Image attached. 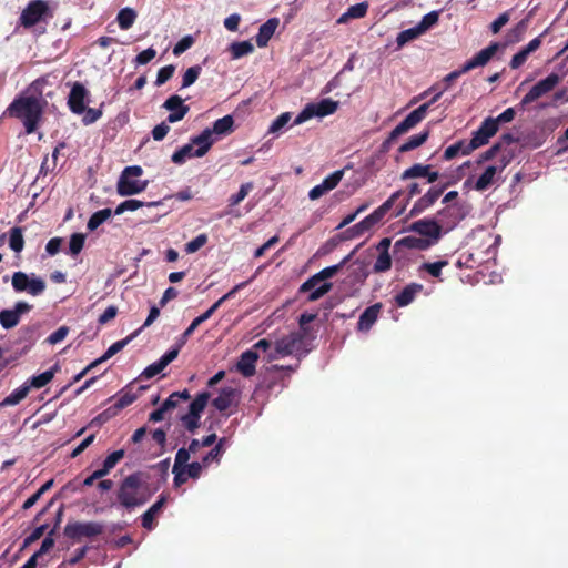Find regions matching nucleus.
I'll list each match as a JSON object with an SVG mask.
<instances>
[{"instance_id":"1","label":"nucleus","mask_w":568,"mask_h":568,"mask_svg":"<svg viewBox=\"0 0 568 568\" xmlns=\"http://www.w3.org/2000/svg\"><path fill=\"white\" fill-rule=\"evenodd\" d=\"M47 83L44 78L34 80L7 108V113L20 120L26 133H33L42 118L47 101L43 99L42 88Z\"/></svg>"},{"instance_id":"2","label":"nucleus","mask_w":568,"mask_h":568,"mask_svg":"<svg viewBox=\"0 0 568 568\" xmlns=\"http://www.w3.org/2000/svg\"><path fill=\"white\" fill-rule=\"evenodd\" d=\"M152 496L149 489L148 475L136 471L123 479L118 490V500L126 509L144 505Z\"/></svg>"},{"instance_id":"3","label":"nucleus","mask_w":568,"mask_h":568,"mask_svg":"<svg viewBox=\"0 0 568 568\" xmlns=\"http://www.w3.org/2000/svg\"><path fill=\"white\" fill-rule=\"evenodd\" d=\"M308 349L305 347V333L292 332L275 341L273 351L267 354V362L286 356H305Z\"/></svg>"},{"instance_id":"4","label":"nucleus","mask_w":568,"mask_h":568,"mask_svg":"<svg viewBox=\"0 0 568 568\" xmlns=\"http://www.w3.org/2000/svg\"><path fill=\"white\" fill-rule=\"evenodd\" d=\"M143 170L140 165L126 166L116 183V192L121 196H130L143 192L148 186V181L136 178L141 176Z\"/></svg>"},{"instance_id":"5","label":"nucleus","mask_w":568,"mask_h":568,"mask_svg":"<svg viewBox=\"0 0 568 568\" xmlns=\"http://www.w3.org/2000/svg\"><path fill=\"white\" fill-rule=\"evenodd\" d=\"M104 528V524L100 521H69L63 528V535L68 539L79 541L103 534Z\"/></svg>"},{"instance_id":"6","label":"nucleus","mask_w":568,"mask_h":568,"mask_svg":"<svg viewBox=\"0 0 568 568\" xmlns=\"http://www.w3.org/2000/svg\"><path fill=\"white\" fill-rule=\"evenodd\" d=\"M51 17V10L45 0H31L22 10L19 21L22 27L29 29Z\"/></svg>"},{"instance_id":"7","label":"nucleus","mask_w":568,"mask_h":568,"mask_svg":"<svg viewBox=\"0 0 568 568\" xmlns=\"http://www.w3.org/2000/svg\"><path fill=\"white\" fill-rule=\"evenodd\" d=\"M338 102L329 98L323 99L317 103H308L304 109L296 115L293 121V125L302 124L312 118H324L336 112Z\"/></svg>"},{"instance_id":"8","label":"nucleus","mask_w":568,"mask_h":568,"mask_svg":"<svg viewBox=\"0 0 568 568\" xmlns=\"http://www.w3.org/2000/svg\"><path fill=\"white\" fill-rule=\"evenodd\" d=\"M11 284L14 292H27L32 296L41 295L47 287L45 282L34 273L27 274L21 271L13 273Z\"/></svg>"},{"instance_id":"9","label":"nucleus","mask_w":568,"mask_h":568,"mask_svg":"<svg viewBox=\"0 0 568 568\" xmlns=\"http://www.w3.org/2000/svg\"><path fill=\"white\" fill-rule=\"evenodd\" d=\"M561 78L557 73H550L545 79L538 81L525 97L521 99L519 106L525 109L530 103L535 102L539 98L551 92L560 82Z\"/></svg>"},{"instance_id":"10","label":"nucleus","mask_w":568,"mask_h":568,"mask_svg":"<svg viewBox=\"0 0 568 568\" xmlns=\"http://www.w3.org/2000/svg\"><path fill=\"white\" fill-rule=\"evenodd\" d=\"M248 282H242L235 285L230 292L224 294L221 298H219L209 310H206L203 314L195 317L189 327L183 332L181 337V344H185L187 338L193 334V332L201 325L203 322L207 321L214 312L229 298H231L237 291L245 287Z\"/></svg>"},{"instance_id":"11","label":"nucleus","mask_w":568,"mask_h":568,"mask_svg":"<svg viewBox=\"0 0 568 568\" xmlns=\"http://www.w3.org/2000/svg\"><path fill=\"white\" fill-rule=\"evenodd\" d=\"M497 131L498 126L496 121L493 120V118H486L481 122L480 126L475 132H473V136L467 143V146L463 150V154L467 155L474 150L488 143L489 139L494 136Z\"/></svg>"},{"instance_id":"12","label":"nucleus","mask_w":568,"mask_h":568,"mask_svg":"<svg viewBox=\"0 0 568 568\" xmlns=\"http://www.w3.org/2000/svg\"><path fill=\"white\" fill-rule=\"evenodd\" d=\"M210 399L209 392H202L190 403L187 414L181 416V422L185 428L193 433L200 426L201 414Z\"/></svg>"},{"instance_id":"13","label":"nucleus","mask_w":568,"mask_h":568,"mask_svg":"<svg viewBox=\"0 0 568 568\" xmlns=\"http://www.w3.org/2000/svg\"><path fill=\"white\" fill-rule=\"evenodd\" d=\"M429 106L430 103H424L414 111H412L400 123H398L392 130L388 139L385 141V144H388L392 141L396 140L398 136L408 132L410 129L415 128L419 122H422L425 119Z\"/></svg>"},{"instance_id":"14","label":"nucleus","mask_w":568,"mask_h":568,"mask_svg":"<svg viewBox=\"0 0 568 568\" xmlns=\"http://www.w3.org/2000/svg\"><path fill=\"white\" fill-rule=\"evenodd\" d=\"M467 215L464 204L452 203L437 212V221L440 227L454 229Z\"/></svg>"},{"instance_id":"15","label":"nucleus","mask_w":568,"mask_h":568,"mask_svg":"<svg viewBox=\"0 0 568 568\" xmlns=\"http://www.w3.org/2000/svg\"><path fill=\"white\" fill-rule=\"evenodd\" d=\"M408 231L419 234L425 240H433V245L436 244L442 236V227L438 221L432 219L415 221L408 226Z\"/></svg>"},{"instance_id":"16","label":"nucleus","mask_w":568,"mask_h":568,"mask_svg":"<svg viewBox=\"0 0 568 568\" xmlns=\"http://www.w3.org/2000/svg\"><path fill=\"white\" fill-rule=\"evenodd\" d=\"M31 310V304L19 301L14 304L13 308H6L0 312V325L4 329H11L19 324L21 315L27 314Z\"/></svg>"},{"instance_id":"17","label":"nucleus","mask_w":568,"mask_h":568,"mask_svg":"<svg viewBox=\"0 0 568 568\" xmlns=\"http://www.w3.org/2000/svg\"><path fill=\"white\" fill-rule=\"evenodd\" d=\"M89 95L90 93L85 87L80 82H75L68 97V106L70 111L74 114L84 113L87 104L90 102Z\"/></svg>"},{"instance_id":"18","label":"nucleus","mask_w":568,"mask_h":568,"mask_svg":"<svg viewBox=\"0 0 568 568\" xmlns=\"http://www.w3.org/2000/svg\"><path fill=\"white\" fill-rule=\"evenodd\" d=\"M446 185L434 184L422 195L409 211V216H415L432 207L444 193Z\"/></svg>"},{"instance_id":"19","label":"nucleus","mask_w":568,"mask_h":568,"mask_svg":"<svg viewBox=\"0 0 568 568\" xmlns=\"http://www.w3.org/2000/svg\"><path fill=\"white\" fill-rule=\"evenodd\" d=\"M162 108L170 112L166 118L169 123L183 120L190 111V106L184 104V100L178 94L170 95L162 104Z\"/></svg>"},{"instance_id":"20","label":"nucleus","mask_w":568,"mask_h":568,"mask_svg":"<svg viewBox=\"0 0 568 568\" xmlns=\"http://www.w3.org/2000/svg\"><path fill=\"white\" fill-rule=\"evenodd\" d=\"M348 258L349 256H346L341 263L321 270L320 272L307 278L300 286L298 291L301 293H305L306 291H311L314 286L318 285L320 283H326L325 281L333 277Z\"/></svg>"},{"instance_id":"21","label":"nucleus","mask_w":568,"mask_h":568,"mask_svg":"<svg viewBox=\"0 0 568 568\" xmlns=\"http://www.w3.org/2000/svg\"><path fill=\"white\" fill-rule=\"evenodd\" d=\"M343 175H344L343 170H336L333 173H331L329 175H327L322 181V183L315 185L314 187H312L310 190V192H308L310 200H312V201L318 200L324 194H326L327 192L335 189L338 185V183L341 182Z\"/></svg>"},{"instance_id":"22","label":"nucleus","mask_w":568,"mask_h":568,"mask_svg":"<svg viewBox=\"0 0 568 568\" xmlns=\"http://www.w3.org/2000/svg\"><path fill=\"white\" fill-rule=\"evenodd\" d=\"M258 354L254 349H246L240 355L236 363V371L244 377H252L256 372Z\"/></svg>"},{"instance_id":"23","label":"nucleus","mask_w":568,"mask_h":568,"mask_svg":"<svg viewBox=\"0 0 568 568\" xmlns=\"http://www.w3.org/2000/svg\"><path fill=\"white\" fill-rule=\"evenodd\" d=\"M500 44L498 42H491L488 47L480 50L476 55L464 63V70H473L478 67L486 65L494 54L498 51Z\"/></svg>"},{"instance_id":"24","label":"nucleus","mask_w":568,"mask_h":568,"mask_svg":"<svg viewBox=\"0 0 568 568\" xmlns=\"http://www.w3.org/2000/svg\"><path fill=\"white\" fill-rule=\"evenodd\" d=\"M215 141L216 139L211 135V131L206 128L199 135L193 136L190 143H193V146H196L195 156L202 158L209 152Z\"/></svg>"},{"instance_id":"25","label":"nucleus","mask_w":568,"mask_h":568,"mask_svg":"<svg viewBox=\"0 0 568 568\" xmlns=\"http://www.w3.org/2000/svg\"><path fill=\"white\" fill-rule=\"evenodd\" d=\"M433 246V240H425L422 236L408 235L399 239L395 242L394 248L398 250L400 247L409 248V250H418L425 251Z\"/></svg>"},{"instance_id":"26","label":"nucleus","mask_w":568,"mask_h":568,"mask_svg":"<svg viewBox=\"0 0 568 568\" xmlns=\"http://www.w3.org/2000/svg\"><path fill=\"white\" fill-rule=\"evenodd\" d=\"M382 308L381 303H376L367 307L359 316L357 329L361 332H368L378 318Z\"/></svg>"},{"instance_id":"27","label":"nucleus","mask_w":568,"mask_h":568,"mask_svg":"<svg viewBox=\"0 0 568 568\" xmlns=\"http://www.w3.org/2000/svg\"><path fill=\"white\" fill-rule=\"evenodd\" d=\"M278 23L280 20L277 18H271L258 28V32L255 37L257 47L264 48L267 45L270 39L275 33Z\"/></svg>"},{"instance_id":"28","label":"nucleus","mask_w":568,"mask_h":568,"mask_svg":"<svg viewBox=\"0 0 568 568\" xmlns=\"http://www.w3.org/2000/svg\"><path fill=\"white\" fill-rule=\"evenodd\" d=\"M504 168L505 164L501 166H487L485 171L476 180L475 190L480 192L486 191L494 183L496 175L500 173Z\"/></svg>"},{"instance_id":"29","label":"nucleus","mask_w":568,"mask_h":568,"mask_svg":"<svg viewBox=\"0 0 568 568\" xmlns=\"http://www.w3.org/2000/svg\"><path fill=\"white\" fill-rule=\"evenodd\" d=\"M423 285L418 283H410L406 285L396 296L395 302L399 307H405L409 305L416 297V295L422 292Z\"/></svg>"},{"instance_id":"30","label":"nucleus","mask_w":568,"mask_h":568,"mask_svg":"<svg viewBox=\"0 0 568 568\" xmlns=\"http://www.w3.org/2000/svg\"><path fill=\"white\" fill-rule=\"evenodd\" d=\"M140 333H141V329H136L133 333H131L129 336H126L125 338L113 343L101 357H99L94 361V364H101V363L108 361L109 358H111L112 356H114L116 353L122 351L131 341H133Z\"/></svg>"},{"instance_id":"31","label":"nucleus","mask_w":568,"mask_h":568,"mask_svg":"<svg viewBox=\"0 0 568 568\" xmlns=\"http://www.w3.org/2000/svg\"><path fill=\"white\" fill-rule=\"evenodd\" d=\"M234 130V119L227 114L221 119H217L212 128H209L211 135L223 136L232 133Z\"/></svg>"},{"instance_id":"32","label":"nucleus","mask_w":568,"mask_h":568,"mask_svg":"<svg viewBox=\"0 0 568 568\" xmlns=\"http://www.w3.org/2000/svg\"><path fill=\"white\" fill-rule=\"evenodd\" d=\"M166 503V496L161 495L159 500L155 501L141 517L142 527L145 529L153 528V520L155 516L161 511L162 507Z\"/></svg>"},{"instance_id":"33","label":"nucleus","mask_w":568,"mask_h":568,"mask_svg":"<svg viewBox=\"0 0 568 568\" xmlns=\"http://www.w3.org/2000/svg\"><path fill=\"white\" fill-rule=\"evenodd\" d=\"M58 371V365H54L50 369L30 377L26 381V384L29 386V389L37 388L40 389L48 385L54 377L55 372Z\"/></svg>"},{"instance_id":"34","label":"nucleus","mask_w":568,"mask_h":568,"mask_svg":"<svg viewBox=\"0 0 568 568\" xmlns=\"http://www.w3.org/2000/svg\"><path fill=\"white\" fill-rule=\"evenodd\" d=\"M235 397V389L232 387H224L221 389L217 397L212 402V405L220 412H224L231 407Z\"/></svg>"},{"instance_id":"35","label":"nucleus","mask_w":568,"mask_h":568,"mask_svg":"<svg viewBox=\"0 0 568 568\" xmlns=\"http://www.w3.org/2000/svg\"><path fill=\"white\" fill-rule=\"evenodd\" d=\"M162 202L161 201H153V202H142V201H139V200H134V199H131V200H125L123 202H121L115 211H114V214L115 215H120L126 211H135L140 207H143V206H148V207H153V206H158V205H161Z\"/></svg>"},{"instance_id":"36","label":"nucleus","mask_w":568,"mask_h":568,"mask_svg":"<svg viewBox=\"0 0 568 568\" xmlns=\"http://www.w3.org/2000/svg\"><path fill=\"white\" fill-rule=\"evenodd\" d=\"M368 4L366 2H359L351 6L346 12H344L338 19L337 23H345L349 19H359L365 17L367 13Z\"/></svg>"},{"instance_id":"37","label":"nucleus","mask_w":568,"mask_h":568,"mask_svg":"<svg viewBox=\"0 0 568 568\" xmlns=\"http://www.w3.org/2000/svg\"><path fill=\"white\" fill-rule=\"evenodd\" d=\"M30 392L29 386L26 382L11 392L1 403L0 407L14 406L19 404L22 399H24Z\"/></svg>"},{"instance_id":"38","label":"nucleus","mask_w":568,"mask_h":568,"mask_svg":"<svg viewBox=\"0 0 568 568\" xmlns=\"http://www.w3.org/2000/svg\"><path fill=\"white\" fill-rule=\"evenodd\" d=\"M138 398V395L131 392L121 393L118 397L116 402L114 403L113 407H110L108 410H105L103 414L99 416V418H102L103 415L108 414L109 412L113 410L111 415H115L119 410L128 407L132 403H134Z\"/></svg>"},{"instance_id":"39","label":"nucleus","mask_w":568,"mask_h":568,"mask_svg":"<svg viewBox=\"0 0 568 568\" xmlns=\"http://www.w3.org/2000/svg\"><path fill=\"white\" fill-rule=\"evenodd\" d=\"M428 136H429L428 130H425L423 132H419L418 134L410 136L405 143H403L399 146L398 152L405 153V152L412 151L414 149H417L418 146H420L422 144H424L427 141Z\"/></svg>"},{"instance_id":"40","label":"nucleus","mask_w":568,"mask_h":568,"mask_svg":"<svg viewBox=\"0 0 568 568\" xmlns=\"http://www.w3.org/2000/svg\"><path fill=\"white\" fill-rule=\"evenodd\" d=\"M136 19V12L132 8H123L118 12L116 21L122 30L130 29Z\"/></svg>"},{"instance_id":"41","label":"nucleus","mask_w":568,"mask_h":568,"mask_svg":"<svg viewBox=\"0 0 568 568\" xmlns=\"http://www.w3.org/2000/svg\"><path fill=\"white\" fill-rule=\"evenodd\" d=\"M112 215L111 209H102L94 212L87 224L89 231L97 230L101 224H103L106 220H109Z\"/></svg>"},{"instance_id":"42","label":"nucleus","mask_w":568,"mask_h":568,"mask_svg":"<svg viewBox=\"0 0 568 568\" xmlns=\"http://www.w3.org/2000/svg\"><path fill=\"white\" fill-rule=\"evenodd\" d=\"M196 158L195 156V148L193 146V143L184 144L182 148L176 150L172 156L171 160L175 164H183L187 159Z\"/></svg>"},{"instance_id":"43","label":"nucleus","mask_w":568,"mask_h":568,"mask_svg":"<svg viewBox=\"0 0 568 568\" xmlns=\"http://www.w3.org/2000/svg\"><path fill=\"white\" fill-rule=\"evenodd\" d=\"M9 246L16 253H20L23 250L24 240L22 227L14 226L9 231Z\"/></svg>"},{"instance_id":"44","label":"nucleus","mask_w":568,"mask_h":568,"mask_svg":"<svg viewBox=\"0 0 568 568\" xmlns=\"http://www.w3.org/2000/svg\"><path fill=\"white\" fill-rule=\"evenodd\" d=\"M253 51H254V47L247 40L241 41V42H233L230 45V52H231L232 59H234V60L240 59L244 55H247V54L252 53Z\"/></svg>"},{"instance_id":"45","label":"nucleus","mask_w":568,"mask_h":568,"mask_svg":"<svg viewBox=\"0 0 568 568\" xmlns=\"http://www.w3.org/2000/svg\"><path fill=\"white\" fill-rule=\"evenodd\" d=\"M429 164H422L416 163L412 165L410 168L406 169L402 175V180H409V179H416V178H425V174L428 173Z\"/></svg>"},{"instance_id":"46","label":"nucleus","mask_w":568,"mask_h":568,"mask_svg":"<svg viewBox=\"0 0 568 568\" xmlns=\"http://www.w3.org/2000/svg\"><path fill=\"white\" fill-rule=\"evenodd\" d=\"M422 34H423V32L420 31V29L416 24L413 28H409V29L400 31L397 34L396 43L400 48V47L405 45L407 42L418 38Z\"/></svg>"},{"instance_id":"47","label":"nucleus","mask_w":568,"mask_h":568,"mask_svg":"<svg viewBox=\"0 0 568 568\" xmlns=\"http://www.w3.org/2000/svg\"><path fill=\"white\" fill-rule=\"evenodd\" d=\"M422 193V185L417 182H413L407 186V197L398 205L395 216H399L404 213L407 207L409 200Z\"/></svg>"},{"instance_id":"48","label":"nucleus","mask_w":568,"mask_h":568,"mask_svg":"<svg viewBox=\"0 0 568 568\" xmlns=\"http://www.w3.org/2000/svg\"><path fill=\"white\" fill-rule=\"evenodd\" d=\"M291 120V113L284 112L273 120L268 128L270 134H280Z\"/></svg>"},{"instance_id":"49","label":"nucleus","mask_w":568,"mask_h":568,"mask_svg":"<svg viewBox=\"0 0 568 568\" xmlns=\"http://www.w3.org/2000/svg\"><path fill=\"white\" fill-rule=\"evenodd\" d=\"M201 71L202 68L200 65L189 68L182 77L181 88L184 89L191 87L199 79Z\"/></svg>"},{"instance_id":"50","label":"nucleus","mask_w":568,"mask_h":568,"mask_svg":"<svg viewBox=\"0 0 568 568\" xmlns=\"http://www.w3.org/2000/svg\"><path fill=\"white\" fill-rule=\"evenodd\" d=\"M392 267V258L388 252H381L376 258L373 270L375 273H383Z\"/></svg>"},{"instance_id":"51","label":"nucleus","mask_w":568,"mask_h":568,"mask_svg":"<svg viewBox=\"0 0 568 568\" xmlns=\"http://www.w3.org/2000/svg\"><path fill=\"white\" fill-rule=\"evenodd\" d=\"M402 195V191L394 192L382 205L375 209V211L382 219H384V216L392 210V207L395 205V203Z\"/></svg>"},{"instance_id":"52","label":"nucleus","mask_w":568,"mask_h":568,"mask_svg":"<svg viewBox=\"0 0 568 568\" xmlns=\"http://www.w3.org/2000/svg\"><path fill=\"white\" fill-rule=\"evenodd\" d=\"M85 235L82 233H74L70 237L69 253L73 256L78 255L84 246Z\"/></svg>"},{"instance_id":"53","label":"nucleus","mask_w":568,"mask_h":568,"mask_svg":"<svg viewBox=\"0 0 568 568\" xmlns=\"http://www.w3.org/2000/svg\"><path fill=\"white\" fill-rule=\"evenodd\" d=\"M252 189H253V183L252 182L243 183L240 186V190L237 191V193H235V194L230 196L229 204L231 206L237 205L239 203H241L247 196V194L250 193V191Z\"/></svg>"},{"instance_id":"54","label":"nucleus","mask_w":568,"mask_h":568,"mask_svg":"<svg viewBox=\"0 0 568 568\" xmlns=\"http://www.w3.org/2000/svg\"><path fill=\"white\" fill-rule=\"evenodd\" d=\"M207 235L202 233L195 236L192 241L187 242L185 244L184 251L187 254H193L197 252L200 248H202L207 243Z\"/></svg>"},{"instance_id":"55","label":"nucleus","mask_w":568,"mask_h":568,"mask_svg":"<svg viewBox=\"0 0 568 568\" xmlns=\"http://www.w3.org/2000/svg\"><path fill=\"white\" fill-rule=\"evenodd\" d=\"M333 287L332 283H320L318 285L314 286L308 294L307 300L310 302H315L323 297L326 293H328Z\"/></svg>"},{"instance_id":"56","label":"nucleus","mask_w":568,"mask_h":568,"mask_svg":"<svg viewBox=\"0 0 568 568\" xmlns=\"http://www.w3.org/2000/svg\"><path fill=\"white\" fill-rule=\"evenodd\" d=\"M439 14L437 11H430L425 14L422 20L417 23L418 28L423 33L429 30L433 26L438 22Z\"/></svg>"},{"instance_id":"57","label":"nucleus","mask_w":568,"mask_h":568,"mask_svg":"<svg viewBox=\"0 0 568 568\" xmlns=\"http://www.w3.org/2000/svg\"><path fill=\"white\" fill-rule=\"evenodd\" d=\"M174 71H175V67L173 64H169V65L161 68L158 71L156 80H155L154 84L156 87L163 85L166 81H169L173 77Z\"/></svg>"},{"instance_id":"58","label":"nucleus","mask_w":568,"mask_h":568,"mask_svg":"<svg viewBox=\"0 0 568 568\" xmlns=\"http://www.w3.org/2000/svg\"><path fill=\"white\" fill-rule=\"evenodd\" d=\"M383 219L378 215V213L374 210L369 215L363 219L361 222L356 224L357 229H364L365 232H368L373 226L379 223Z\"/></svg>"},{"instance_id":"59","label":"nucleus","mask_w":568,"mask_h":568,"mask_svg":"<svg viewBox=\"0 0 568 568\" xmlns=\"http://www.w3.org/2000/svg\"><path fill=\"white\" fill-rule=\"evenodd\" d=\"M166 366L162 363V361L159 358L156 362L150 364L144 368V371L141 373V377L143 378H152L160 374Z\"/></svg>"},{"instance_id":"60","label":"nucleus","mask_w":568,"mask_h":568,"mask_svg":"<svg viewBox=\"0 0 568 568\" xmlns=\"http://www.w3.org/2000/svg\"><path fill=\"white\" fill-rule=\"evenodd\" d=\"M183 345L184 344H181V337H179L175 345L160 357L162 363L168 366L171 362H173L178 357Z\"/></svg>"},{"instance_id":"61","label":"nucleus","mask_w":568,"mask_h":568,"mask_svg":"<svg viewBox=\"0 0 568 568\" xmlns=\"http://www.w3.org/2000/svg\"><path fill=\"white\" fill-rule=\"evenodd\" d=\"M448 264L447 261H437L434 263H424L422 268L425 270L433 277H439L444 266Z\"/></svg>"},{"instance_id":"62","label":"nucleus","mask_w":568,"mask_h":568,"mask_svg":"<svg viewBox=\"0 0 568 568\" xmlns=\"http://www.w3.org/2000/svg\"><path fill=\"white\" fill-rule=\"evenodd\" d=\"M69 327L68 326H60L57 331L51 333L45 342L50 345H55L60 342H62L69 334Z\"/></svg>"},{"instance_id":"63","label":"nucleus","mask_w":568,"mask_h":568,"mask_svg":"<svg viewBox=\"0 0 568 568\" xmlns=\"http://www.w3.org/2000/svg\"><path fill=\"white\" fill-rule=\"evenodd\" d=\"M156 55V51L153 48H148L140 52L133 60L135 65H144L153 60Z\"/></svg>"},{"instance_id":"64","label":"nucleus","mask_w":568,"mask_h":568,"mask_svg":"<svg viewBox=\"0 0 568 568\" xmlns=\"http://www.w3.org/2000/svg\"><path fill=\"white\" fill-rule=\"evenodd\" d=\"M467 146V143L465 141H458L452 145H449L445 152H444V159L445 160H452L454 159L457 154L462 153L463 154V150Z\"/></svg>"}]
</instances>
